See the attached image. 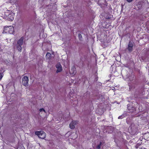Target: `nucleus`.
Instances as JSON below:
<instances>
[{
  "label": "nucleus",
  "mask_w": 149,
  "mask_h": 149,
  "mask_svg": "<svg viewBox=\"0 0 149 149\" xmlns=\"http://www.w3.org/2000/svg\"><path fill=\"white\" fill-rule=\"evenodd\" d=\"M4 18L9 21H12L14 18V13L12 11L8 10L5 13Z\"/></svg>",
  "instance_id": "nucleus-1"
},
{
  "label": "nucleus",
  "mask_w": 149,
  "mask_h": 149,
  "mask_svg": "<svg viewBox=\"0 0 149 149\" xmlns=\"http://www.w3.org/2000/svg\"><path fill=\"white\" fill-rule=\"evenodd\" d=\"M14 31V28L13 26H10L5 27L4 28L3 33L12 34L13 33Z\"/></svg>",
  "instance_id": "nucleus-2"
},
{
  "label": "nucleus",
  "mask_w": 149,
  "mask_h": 149,
  "mask_svg": "<svg viewBox=\"0 0 149 149\" xmlns=\"http://www.w3.org/2000/svg\"><path fill=\"white\" fill-rule=\"evenodd\" d=\"M23 37L21 38L17 41V44L16 45V47L18 51H21L22 49V45L23 43Z\"/></svg>",
  "instance_id": "nucleus-3"
},
{
  "label": "nucleus",
  "mask_w": 149,
  "mask_h": 149,
  "mask_svg": "<svg viewBox=\"0 0 149 149\" xmlns=\"http://www.w3.org/2000/svg\"><path fill=\"white\" fill-rule=\"evenodd\" d=\"M35 134L37 135L39 138L42 139H44L46 135L45 133L43 131L36 132Z\"/></svg>",
  "instance_id": "nucleus-4"
},
{
  "label": "nucleus",
  "mask_w": 149,
  "mask_h": 149,
  "mask_svg": "<svg viewBox=\"0 0 149 149\" xmlns=\"http://www.w3.org/2000/svg\"><path fill=\"white\" fill-rule=\"evenodd\" d=\"M29 79L26 76H24L22 79V83L24 86H27L28 84Z\"/></svg>",
  "instance_id": "nucleus-5"
},
{
  "label": "nucleus",
  "mask_w": 149,
  "mask_h": 149,
  "mask_svg": "<svg viewBox=\"0 0 149 149\" xmlns=\"http://www.w3.org/2000/svg\"><path fill=\"white\" fill-rule=\"evenodd\" d=\"M56 68L57 69L56 70V73L60 72L62 70V66L60 63H58L56 65Z\"/></svg>",
  "instance_id": "nucleus-6"
},
{
  "label": "nucleus",
  "mask_w": 149,
  "mask_h": 149,
  "mask_svg": "<svg viewBox=\"0 0 149 149\" xmlns=\"http://www.w3.org/2000/svg\"><path fill=\"white\" fill-rule=\"evenodd\" d=\"M77 123V122L76 121H72L70 124V128L71 129H73L75 128V126Z\"/></svg>",
  "instance_id": "nucleus-7"
},
{
  "label": "nucleus",
  "mask_w": 149,
  "mask_h": 149,
  "mask_svg": "<svg viewBox=\"0 0 149 149\" xmlns=\"http://www.w3.org/2000/svg\"><path fill=\"white\" fill-rule=\"evenodd\" d=\"M76 72V69L74 67L72 68L70 70V74L72 75V76L74 75Z\"/></svg>",
  "instance_id": "nucleus-8"
},
{
  "label": "nucleus",
  "mask_w": 149,
  "mask_h": 149,
  "mask_svg": "<svg viewBox=\"0 0 149 149\" xmlns=\"http://www.w3.org/2000/svg\"><path fill=\"white\" fill-rule=\"evenodd\" d=\"M133 46V43L130 42L128 46V49L130 52H131L132 50Z\"/></svg>",
  "instance_id": "nucleus-9"
},
{
  "label": "nucleus",
  "mask_w": 149,
  "mask_h": 149,
  "mask_svg": "<svg viewBox=\"0 0 149 149\" xmlns=\"http://www.w3.org/2000/svg\"><path fill=\"white\" fill-rule=\"evenodd\" d=\"M46 57L47 59H50L51 57V54L48 52L47 53L46 55Z\"/></svg>",
  "instance_id": "nucleus-10"
},
{
  "label": "nucleus",
  "mask_w": 149,
  "mask_h": 149,
  "mask_svg": "<svg viewBox=\"0 0 149 149\" xmlns=\"http://www.w3.org/2000/svg\"><path fill=\"white\" fill-rule=\"evenodd\" d=\"M134 78V77L130 76L129 77L127 78L126 79V80L127 81H132L133 79Z\"/></svg>",
  "instance_id": "nucleus-11"
},
{
  "label": "nucleus",
  "mask_w": 149,
  "mask_h": 149,
  "mask_svg": "<svg viewBox=\"0 0 149 149\" xmlns=\"http://www.w3.org/2000/svg\"><path fill=\"white\" fill-rule=\"evenodd\" d=\"M17 1V0H8V1L11 3L14 4Z\"/></svg>",
  "instance_id": "nucleus-12"
},
{
  "label": "nucleus",
  "mask_w": 149,
  "mask_h": 149,
  "mask_svg": "<svg viewBox=\"0 0 149 149\" xmlns=\"http://www.w3.org/2000/svg\"><path fill=\"white\" fill-rule=\"evenodd\" d=\"M40 113L41 112V113H43V114L45 113V111L44 109L43 108L40 109L39 110Z\"/></svg>",
  "instance_id": "nucleus-13"
},
{
  "label": "nucleus",
  "mask_w": 149,
  "mask_h": 149,
  "mask_svg": "<svg viewBox=\"0 0 149 149\" xmlns=\"http://www.w3.org/2000/svg\"><path fill=\"white\" fill-rule=\"evenodd\" d=\"M124 117V116L123 115H122L118 117V119H122Z\"/></svg>",
  "instance_id": "nucleus-14"
},
{
  "label": "nucleus",
  "mask_w": 149,
  "mask_h": 149,
  "mask_svg": "<svg viewBox=\"0 0 149 149\" xmlns=\"http://www.w3.org/2000/svg\"><path fill=\"white\" fill-rule=\"evenodd\" d=\"M101 145V143H100V144L99 145H98L97 147V149H100V146Z\"/></svg>",
  "instance_id": "nucleus-15"
},
{
  "label": "nucleus",
  "mask_w": 149,
  "mask_h": 149,
  "mask_svg": "<svg viewBox=\"0 0 149 149\" xmlns=\"http://www.w3.org/2000/svg\"><path fill=\"white\" fill-rule=\"evenodd\" d=\"M3 76L2 74L0 73V79H2Z\"/></svg>",
  "instance_id": "nucleus-16"
},
{
  "label": "nucleus",
  "mask_w": 149,
  "mask_h": 149,
  "mask_svg": "<svg viewBox=\"0 0 149 149\" xmlns=\"http://www.w3.org/2000/svg\"><path fill=\"white\" fill-rule=\"evenodd\" d=\"M133 0H127V1L129 3H130Z\"/></svg>",
  "instance_id": "nucleus-17"
},
{
  "label": "nucleus",
  "mask_w": 149,
  "mask_h": 149,
  "mask_svg": "<svg viewBox=\"0 0 149 149\" xmlns=\"http://www.w3.org/2000/svg\"><path fill=\"white\" fill-rule=\"evenodd\" d=\"M20 149H25L24 148L23 146H22L21 147V148Z\"/></svg>",
  "instance_id": "nucleus-18"
},
{
  "label": "nucleus",
  "mask_w": 149,
  "mask_h": 149,
  "mask_svg": "<svg viewBox=\"0 0 149 149\" xmlns=\"http://www.w3.org/2000/svg\"><path fill=\"white\" fill-rule=\"evenodd\" d=\"M79 38L81 37V35L80 34H79Z\"/></svg>",
  "instance_id": "nucleus-19"
},
{
  "label": "nucleus",
  "mask_w": 149,
  "mask_h": 149,
  "mask_svg": "<svg viewBox=\"0 0 149 149\" xmlns=\"http://www.w3.org/2000/svg\"><path fill=\"white\" fill-rule=\"evenodd\" d=\"M72 134H73V135H76L75 133H72Z\"/></svg>",
  "instance_id": "nucleus-20"
},
{
  "label": "nucleus",
  "mask_w": 149,
  "mask_h": 149,
  "mask_svg": "<svg viewBox=\"0 0 149 149\" xmlns=\"http://www.w3.org/2000/svg\"><path fill=\"white\" fill-rule=\"evenodd\" d=\"M144 149H146V148H144Z\"/></svg>",
  "instance_id": "nucleus-21"
}]
</instances>
